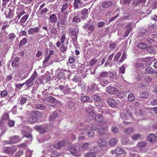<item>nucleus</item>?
<instances>
[{"instance_id": "cd10ccee", "label": "nucleus", "mask_w": 157, "mask_h": 157, "mask_svg": "<svg viewBox=\"0 0 157 157\" xmlns=\"http://www.w3.org/2000/svg\"><path fill=\"white\" fill-rule=\"evenodd\" d=\"M147 144L146 142L144 141H142L139 142L137 146L140 149H141L145 147Z\"/></svg>"}, {"instance_id": "473e14b6", "label": "nucleus", "mask_w": 157, "mask_h": 157, "mask_svg": "<svg viewBox=\"0 0 157 157\" xmlns=\"http://www.w3.org/2000/svg\"><path fill=\"white\" fill-rule=\"evenodd\" d=\"M117 142V140L115 138H113L111 139L109 142V144L111 146H113L115 145Z\"/></svg>"}, {"instance_id": "49530a36", "label": "nucleus", "mask_w": 157, "mask_h": 157, "mask_svg": "<svg viewBox=\"0 0 157 157\" xmlns=\"http://www.w3.org/2000/svg\"><path fill=\"white\" fill-rule=\"evenodd\" d=\"M37 75V72L36 71H35L30 79L33 81L36 78Z\"/></svg>"}, {"instance_id": "a19ab883", "label": "nucleus", "mask_w": 157, "mask_h": 157, "mask_svg": "<svg viewBox=\"0 0 157 157\" xmlns=\"http://www.w3.org/2000/svg\"><path fill=\"white\" fill-rule=\"evenodd\" d=\"M27 100V98L24 97H21L20 100V104L21 105H24L25 103H26Z\"/></svg>"}, {"instance_id": "4be33fe9", "label": "nucleus", "mask_w": 157, "mask_h": 157, "mask_svg": "<svg viewBox=\"0 0 157 157\" xmlns=\"http://www.w3.org/2000/svg\"><path fill=\"white\" fill-rule=\"evenodd\" d=\"M155 72V70L152 67H148L145 70V72L147 74H152Z\"/></svg>"}, {"instance_id": "f704fd0d", "label": "nucleus", "mask_w": 157, "mask_h": 157, "mask_svg": "<svg viewBox=\"0 0 157 157\" xmlns=\"http://www.w3.org/2000/svg\"><path fill=\"white\" fill-rule=\"evenodd\" d=\"M52 91L51 89H50L45 90L42 92V94L45 95H50L52 94Z\"/></svg>"}, {"instance_id": "338daca9", "label": "nucleus", "mask_w": 157, "mask_h": 157, "mask_svg": "<svg viewBox=\"0 0 157 157\" xmlns=\"http://www.w3.org/2000/svg\"><path fill=\"white\" fill-rule=\"evenodd\" d=\"M116 45L117 44L115 43H112L109 45V47L110 49L113 50L115 48Z\"/></svg>"}, {"instance_id": "ea45409f", "label": "nucleus", "mask_w": 157, "mask_h": 157, "mask_svg": "<svg viewBox=\"0 0 157 157\" xmlns=\"http://www.w3.org/2000/svg\"><path fill=\"white\" fill-rule=\"evenodd\" d=\"M46 99L50 103H53L56 101L55 98L52 96L48 97Z\"/></svg>"}, {"instance_id": "8fccbe9b", "label": "nucleus", "mask_w": 157, "mask_h": 157, "mask_svg": "<svg viewBox=\"0 0 157 157\" xmlns=\"http://www.w3.org/2000/svg\"><path fill=\"white\" fill-rule=\"evenodd\" d=\"M144 66V64L142 63H135L134 65V66L136 67H137V68H139L140 67H143Z\"/></svg>"}, {"instance_id": "bb28decb", "label": "nucleus", "mask_w": 157, "mask_h": 157, "mask_svg": "<svg viewBox=\"0 0 157 157\" xmlns=\"http://www.w3.org/2000/svg\"><path fill=\"white\" fill-rule=\"evenodd\" d=\"M124 152V150L121 148H117L115 151L114 153H115L116 155H119L122 154Z\"/></svg>"}, {"instance_id": "de8ad7c7", "label": "nucleus", "mask_w": 157, "mask_h": 157, "mask_svg": "<svg viewBox=\"0 0 157 157\" xmlns=\"http://www.w3.org/2000/svg\"><path fill=\"white\" fill-rule=\"evenodd\" d=\"M60 154L56 151H52L51 155V157H57L59 156Z\"/></svg>"}, {"instance_id": "603ef678", "label": "nucleus", "mask_w": 157, "mask_h": 157, "mask_svg": "<svg viewBox=\"0 0 157 157\" xmlns=\"http://www.w3.org/2000/svg\"><path fill=\"white\" fill-rule=\"evenodd\" d=\"M73 22H79L80 21V18L78 16L74 17L72 20Z\"/></svg>"}, {"instance_id": "2f4dec72", "label": "nucleus", "mask_w": 157, "mask_h": 157, "mask_svg": "<svg viewBox=\"0 0 157 157\" xmlns=\"http://www.w3.org/2000/svg\"><path fill=\"white\" fill-rule=\"evenodd\" d=\"M103 119V116L101 114H98L95 116V121L99 122H101Z\"/></svg>"}, {"instance_id": "4c0bfd02", "label": "nucleus", "mask_w": 157, "mask_h": 157, "mask_svg": "<svg viewBox=\"0 0 157 157\" xmlns=\"http://www.w3.org/2000/svg\"><path fill=\"white\" fill-rule=\"evenodd\" d=\"M60 22L61 25V26L62 25H66V18L65 17H62L61 18H60L59 20Z\"/></svg>"}, {"instance_id": "6ab92c4d", "label": "nucleus", "mask_w": 157, "mask_h": 157, "mask_svg": "<svg viewBox=\"0 0 157 157\" xmlns=\"http://www.w3.org/2000/svg\"><path fill=\"white\" fill-rule=\"evenodd\" d=\"M49 19H50V21L52 23H55L57 21V17L56 15L54 13L51 15L49 17Z\"/></svg>"}, {"instance_id": "9b49d317", "label": "nucleus", "mask_w": 157, "mask_h": 157, "mask_svg": "<svg viewBox=\"0 0 157 157\" xmlns=\"http://www.w3.org/2000/svg\"><path fill=\"white\" fill-rule=\"evenodd\" d=\"M69 7V5L67 3H66L63 4L61 9L60 11L61 13L64 15H66L68 14L69 12L68 10H67V9Z\"/></svg>"}, {"instance_id": "a878e982", "label": "nucleus", "mask_w": 157, "mask_h": 157, "mask_svg": "<svg viewBox=\"0 0 157 157\" xmlns=\"http://www.w3.org/2000/svg\"><path fill=\"white\" fill-rule=\"evenodd\" d=\"M48 9L47 8H45L42 9L40 13H39L37 15L38 17H40L41 16H42L43 14L48 11Z\"/></svg>"}, {"instance_id": "4468645a", "label": "nucleus", "mask_w": 157, "mask_h": 157, "mask_svg": "<svg viewBox=\"0 0 157 157\" xmlns=\"http://www.w3.org/2000/svg\"><path fill=\"white\" fill-rule=\"evenodd\" d=\"M147 140L151 143H155L157 139L156 136L155 134H151L148 136Z\"/></svg>"}, {"instance_id": "f3484780", "label": "nucleus", "mask_w": 157, "mask_h": 157, "mask_svg": "<svg viewBox=\"0 0 157 157\" xmlns=\"http://www.w3.org/2000/svg\"><path fill=\"white\" fill-rule=\"evenodd\" d=\"M98 144L99 146L103 147L106 146V143L104 139H100L98 141Z\"/></svg>"}, {"instance_id": "58836bf2", "label": "nucleus", "mask_w": 157, "mask_h": 157, "mask_svg": "<svg viewBox=\"0 0 157 157\" xmlns=\"http://www.w3.org/2000/svg\"><path fill=\"white\" fill-rule=\"evenodd\" d=\"M29 17V15L27 14H25L21 18L20 20V22L21 23H24L26 20H27Z\"/></svg>"}, {"instance_id": "dca6fc26", "label": "nucleus", "mask_w": 157, "mask_h": 157, "mask_svg": "<svg viewBox=\"0 0 157 157\" xmlns=\"http://www.w3.org/2000/svg\"><path fill=\"white\" fill-rule=\"evenodd\" d=\"M113 4V3L111 1H108L103 2L102 6L103 8L106 9L111 6Z\"/></svg>"}, {"instance_id": "37998d69", "label": "nucleus", "mask_w": 157, "mask_h": 157, "mask_svg": "<svg viewBox=\"0 0 157 157\" xmlns=\"http://www.w3.org/2000/svg\"><path fill=\"white\" fill-rule=\"evenodd\" d=\"M108 75V72L106 71H103L101 72L100 75V77L99 78L106 77Z\"/></svg>"}, {"instance_id": "774afa93", "label": "nucleus", "mask_w": 157, "mask_h": 157, "mask_svg": "<svg viewBox=\"0 0 157 157\" xmlns=\"http://www.w3.org/2000/svg\"><path fill=\"white\" fill-rule=\"evenodd\" d=\"M88 30L90 33L93 32L94 30V27L93 25H90L88 28Z\"/></svg>"}, {"instance_id": "b1692460", "label": "nucleus", "mask_w": 157, "mask_h": 157, "mask_svg": "<svg viewBox=\"0 0 157 157\" xmlns=\"http://www.w3.org/2000/svg\"><path fill=\"white\" fill-rule=\"evenodd\" d=\"M64 144L65 142L64 141H60L57 144H55L54 147L55 148L58 149L64 146Z\"/></svg>"}, {"instance_id": "3c124183", "label": "nucleus", "mask_w": 157, "mask_h": 157, "mask_svg": "<svg viewBox=\"0 0 157 157\" xmlns=\"http://www.w3.org/2000/svg\"><path fill=\"white\" fill-rule=\"evenodd\" d=\"M150 104L152 106H155L157 105V98L152 100L150 102Z\"/></svg>"}, {"instance_id": "052dcab7", "label": "nucleus", "mask_w": 157, "mask_h": 157, "mask_svg": "<svg viewBox=\"0 0 157 157\" xmlns=\"http://www.w3.org/2000/svg\"><path fill=\"white\" fill-rule=\"evenodd\" d=\"M8 93L6 90H3L1 92L0 95L2 97H5L6 96L8 95Z\"/></svg>"}, {"instance_id": "ddd939ff", "label": "nucleus", "mask_w": 157, "mask_h": 157, "mask_svg": "<svg viewBox=\"0 0 157 157\" xmlns=\"http://www.w3.org/2000/svg\"><path fill=\"white\" fill-rule=\"evenodd\" d=\"M39 30V29L37 27L34 28H32L29 29L28 32L29 35H33L35 33H37Z\"/></svg>"}, {"instance_id": "e2e57ef3", "label": "nucleus", "mask_w": 157, "mask_h": 157, "mask_svg": "<svg viewBox=\"0 0 157 157\" xmlns=\"http://www.w3.org/2000/svg\"><path fill=\"white\" fill-rule=\"evenodd\" d=\"M9 36V39L12 40H13L16 37L15 35L13 33H10Z\"/></svg>"}, {"instance_id": "9d476101", "label": "nucleus", "mask_w": 157, "mask_h": 157, "mask_svg": "<svg viewBox=\"0 0 157 157\" xmlns=\"http://www.w3.org/2000/svg\"><path fill=\"white\" fill-rule=\"evenodd\" d=\"M107 90L108 93L111 94H116L118 92V90L117 88L111 86L107 88Z\"/></svg>"}, {"instance_id": "1a4fd4ad", "label": "nucleus", "mask_w": 157, "mask_h": 157, "mask_svg": "<svg viewBox=\"0 0 157 157\" xmlns=\"http://www.w3.org/2000/svg\"><path fill=\"white\" fill-rule=\"evenodd\" d=\"M69 33L72 37V40L73 42H75L77 40L78 34L76 30L73 29H71L69 31Z\"/></svg>"}, {"instance_id": "4d7b16f0", "label": "nucleus", "mask_w": 157, "mask_h": 157, "mask_svg": "<svg viewBox=\"0 0 157 157\" xmlns=\"http://www.w3.org/2000/svg\"><path fill=\"white\" fill-rule=\"evenodd\" d=\"M140 137V135L136 134L133 135L132 136V138L133 140H136Z\"/></svg>"}, {"instance_id": "bf43d9fd", "label": "nucleus", "mask_w": 157, "mask_h": 157, "mask_svg": "<svg viewBox=\"0 0 157 157\" xmlns=\"http://www.w3.org/2000/svg\"><path fill=\"white\" fill-rule=\"evenodd\" d=\"M70 152L72 154H76L77 152V150L75 147H72L70 149Z\"/></svg>"}, {"instance_id": "c85d7f7f", "label": "nucleus", "mask_w": 157, "mask_h": 157, "mask_svg": "<svg viewBox=\"0 0 157 157\" xmlns=\"http://www.w3.org/2000/svg\"><path fill=\"white\" fill-rule=\"evenodd\" d=\"M121 55V53L120 52H118L116 53L113 59V62L115 63L117 62L118 60Z\"/></svg>"}, {"instance_id": "393cba45", "label": "nucleus", "mask_w": 157, "mask_h": 157, "mask_svg": "<svg viewBox=\"0 0 157 157\" xmlns=\"http://www.w3.org/2000/svg\"><path fill=\"white\" fill-rule=\"evenodd\" d=\"M11 10L10 9H7L5 10V14L6 18H9L12 16V13Z\"/></svg>"}, {"instance_id": "680f3d73", "label": "nucleus", "mask_w": 157, "mask_h": 157, "mask_svg": "<svg viewBox=\"0 0 157 157\" xmlns=\"http://www.w3.org/2000/svg\"><path fill=\"white\" fill-rule=\"evenodd\" d=\"M111 130L112 132L113 133H117L119 131L118 128L116 127H112Z\"/></svg>"}, {"instance_id": "72a5a7b5", "label": "nucleus", "mask_w": 157, "mask_h": 157, "mask_svg": "<svg viewBox=\"0 0 157 157\" xmlns=\"http://www.w3.org/2000/svg\"><path fill=\"white\" fill-rule=\"evenodd\" d=\"M134 95L132 93L129 94L128 96V100L130 102H132L134 101L135 100Z\"/></svg>"}, {"instance_id": "e433bc0d", "label": "nucleus", "mask_w": 157, "mask_h": 157, "mask_svg": "<svg viewBox=\"0 0 157 157\" xmlns=\"http://www.w3.org/2000/svg\"><path fill=\"white\" fill-rule=\"evenodd\" d=\"M80 100L83 102H85L88 101L90 99V97L88 96H83L80 98Z\"/></svg>"}, {"instance_id": "69168bd1", "label": "nucleus", "mask_w": 157, "mask_h": 157, "mask_svg": "<svg viewBox=\"0 0 157 157\" xmlns=\"http://www.w3.org/2000/svg\"><path fill=\"white\" fill-rule=\"evenodd\" d=\"M132 24L131 23H129L126 26V28L127 29V30H128L129 31H130L132 29Z\"/></svg>"}, {"instance_id": "c03bdc74", "label": "nucleus", "mask_w": 157, "mask_h": 157, "mask_svg": "<svg viewBox=\"0 0 157 157\" xmlns=\"http://www.w3.org/2000/svg\"><path fill=\"white\" fill-rule=\"evenodd\" d=\"M92 98L94 101H100L101 100V98L100 97L97 95H94L92 96Z\"/></svg>"}, {"instance_id": "f03ea898", "label": "nucleus", "mask_w": 157, "mask_h": 157, "mask_svg": "<svg viewBox=\"0 0 157 157\" xmlns=\"http://www.w3.org/2000/svg\"><path fill=\"white\" fill-rule=\"evenodd\" d=\"M34 128L40 133L44 134L48 132L51 129V125L49 124L44 125H36L35 126Z\"/></svg>"}, {"instance_id": "13d9d810", "label": "nucleus", "mask_w": 157, "mask_h": 157, "mask_svg": "<svg viewBox=\"0 0 157 157\" xmlns=\"http://www.w3.org/2000/svg\"><path fill=\"white\" fill-rule=\"evenodd\" d=\"M23 152L22 151L20 150L15 154V157H20L23 154Z\"/></svg>"}, {"instance_id": "c756f323", "label": "nucleus", "mask_w": 157, "mask_h": 157, "mask_svg": "<svg viewBox=\"0 0 157 157\" xmlns=\"http://www.w3.org/2000/svg\"><path fill=\"white\" fill-rule=\"evenodd\" d=\"M33 81L30 79L27 80L25 82V84L28 87H30L32 86L33 85Z\"/></svg>"}, {"instance_id": "aec40b11", "label": "nucleus", "mask_w": 157, "mask_h": 157, "mask_svg": "<svg viewBox=\"0 0 157 157\" xmlns=\"http://www.w3.org/2000/svg\"><path fill=\"white\" fill-rule=\"evenodd\" d=\"M28 42V40L26 38H23L21 40L20 43L19 44V47L21 48L22 47L23 45H24L26 44Z\"/></svg>"}, {"instance_id": "412c9836", "label": "nucleus", "mask_w": 157, "mask_h": 157, "mask_svg": "<svg viewBox=\"0 0 157 157\" xmlns=\"http://www.w3.org/2000/svg\"><path fill=\"white\" fill-rule=\"evenodd\" d=\"M88 9L86 8H84L82 10L81 12V15L82 16V19L84 20L86 19V16L88 14Z\"/></svg>"}, {"instance_id": "a211bd4d", "label": "nucleus", "mask_w": 157, "mask_h": 157, "mask_svg": "<svg viewBox=\"0 0 157 157\" xmlns=\"http://www.w3.org/2000/svg\"><path fill=\"white\" fill-rule=\"evenodd\" d=\"M98 80L100 84L103 86H104L106 84L109 83L108 81L105 78H98Z\"/></svg>"}, {"instance_id": "7ed1b4c3", "label": "nucleus", "mask_w": 157, "mask_h": 157, "mask_svg": "<svg viewBox=\"0 0 157 157\" xmlns=\"http://www.w3.org/2000/svg\"><path fill=\"white\" fill-rule=\"evenodd\" d=\"M41 113L38 111L32 113L30 117L28 118V121L31 123H34L37 122L39 118L40 117Z\"/></svg>"}, {"instance_id": "864d4df0", "label": "nucleus", "mask_w": 157, "mask_h": 157, "mask_svg": "<svg viewBox=\"0 0 157 157\" xmlns=\"http://www.w3.org/2000/svg\"><path fill=\"white\" fill-rule=\"evenodd\" d=\"M10 1V0H2V6L4 8H6L7 5Z\"/></svg>"}, {"instance_id": "09e8293b", "label": "nucleus", "mask_w": 157, "mask_h": 157, "mask_svg": "<svg viewBox=\"0 0 157 157\" xmlns=\"http://www.w3.org/2000/svg\"><path fill=\"white\" fill-rule=\"evenodd\" d=\"M149 94L148 92L144 91L142 93V96L141 97V98H147L149 95Z\"/></svg>"}, {"instance_id": "f8f14e48", "label": "nucleus", "mask_w": 157, "mask_h": 157, "mask_svg": "<svg viewBox=\"0 0 157 157\" xmlns=\"http://www.w3.org/2000/svg\"><path fill=\"white\" fill-rule=\"evenodd\" d=\"M85 128H87V129L90 130V131H88L87 132V135L89 137L93 136H94V132L93 131V130L96 129L95 127H91L87 126H85Z\"/></svg>"}, {"instance_id": "f257e3e1", "label": "nucleus", "mask_w": 157, "mask_h": 157, "mask_svg": "<svg viewBox=\"0 0 157 157\" xmlns=\"http://www.w3.org/2000/svg\"><path fill=\"white\" fill-rule=\"evenodd\" d=\"M66 33H64L62 35L59 36L60 39V41H57L56 43V46L58 48L60 47L59 49L60 52L64 53L67 51L68 49L67 46H65L64 44L66 39Z\"/></svg>"}, {"instance_id": "2eb2a0df", "label": "nucleus", "mask_w": 157, "mask_h": 157, "mask_svg": "<svg viewBox=\"0 0 157 157\" xmlns=\"http://www.w3.org/2000/svg\"><path fill=\"white\" fill-rule=\"evenodd\" d=\"M107 101L108 105L111 107H115L117 104V102L111 98H107Z\"/></svg>"}, {"instance_id": "a18cd8bd", "label": "nucleus", "mask_w": 157, "mask_h": 157, "mask_svg": "<svg viewBox=\"0 0 157 157\" xmlns=\"http://www.w3.org/2000/svg\"><path fill=\"white\" fill-rule=\"evenodd\" d=\"M85 157H96V155L94 152H89L86 154Z\"/></svg>"}, {"instance_id": "79ce46f5", "label": "nucleus", "mask_w": 157, "mask_h": 157, "mask_svg": "<svg viewBox=\"0 0 157 157\" xmlns=\"http://www.w3.org/2000/svg\"><path fill=\"white\" fill-rule=\"evenodd\" d=\"M9 116L7 113H5L2 116V119L3 120H6L9 119Z\"/></svg>"}, {"instance_id": "0eeeda50", "label": "nucleus", "mask_w": 157, "mask_h": 157, "mask_svg": "<svg viewBox=\"0 0 157 157\" xmlns=\"http://www.w3.org/2000/svg\"><path fill=\"white\" fill-rule=\"evenodd\" d=\"M85 111L86 113L89 114L88 117H89L90 116H91L90 119H93V117L95 115V112L94 109V107L90 105L88 107L85 108Z\"/></svg>"}, {"instance_id": "7c9ffc66", "label": "nucleus", "mask_w": 157, "mask_h": 157, "mask_svg": "<svg viewBox=\"0 0 157 157\" xmlns=\"http://www.w3.org/2000/svg\"><path fill=\"white\" fill-rule=\"evenodd\" d=\"M137 47L139 48L144 49L147 47V45L146 43L141 42L138 44Z\"/></svg>"}, {"instance_id": "5fc2aeb1", "label": "nucleus", "mask_w": 157, "mask_h": 157, "mask_svg": "<svg viewBox=\"0 0 157 157\" xmlns=\"http://www.w3.org/2000/svg\"><path fill=\"white\" fill-rule=\"evenodd\" d=\"M97 61V59L94 58L90 61V65L91 66H93L96 64Z\"/></svg>"}, {"instance_id": "39448f33", "label": "nucleus", "mask_w": 157, "mask_h": 157, "mask_svg": "<svg viewBox=\"0 0 157 157\" xmlns=\"http://www.w3.org/2000/svg\"><path fill=\"white\" fill-rule=\"evenodd\" d=\"M17 150L16 147L14 146L3 147L2 149V150L4 153L11 155H13Z\"/></svg>"}, {"instance_id": "6e6d98bb", "label": "nucleus", "mask_w": 157, "mask_h": 157, "mask_svg": "<svg viewBox=\"0 0 157 157\" xmlns=\"http://www.w3.org/2000/svg\"><path fill=\"white\" fill-rule=\"evenodd\" d=\"M15 122L12 120H9L8 121V124L10 127H12L14 125Z\"/></svg>"}, {"instance_id": "0e129e2a", "label": "nucleus", "mask_w": 157, "mask_h": 157, "mask_svg": "<svg viewBox=\"0 0 157 157\" xmlns=\"http://www.w3.org/2000/svg\"><path fill=\"white\" fill-rule=\"evenodd\" d=\"M37 108L40 110H45L46 109V107L44 105L41 104H39L38 105Z\"/></svg>"}, {"instance_id": "c9c22d12", "label": "nucleus", "mask_w": 157, "mask_h": 157, "mask_svg": "<svg viewBox=\"0 0 157 157\" xmlns=\"http://www.w3.org/2000/svg\"><path fill=\"white\" fill-rule=\"evenodd\" d=\"M124 131L126 134H129L133 132L134 130L132 128L129 127L125 128L124 129Z\"/></svg>"}, {"instance_id": "20e7f679", "label": "nucleus", "mask_w": 157, "mask_h": 157, "mask_svg": "<svg viewBox=\"0 0 157 157\" xmlns=\"http://www.w3.org/2000/svg\"><path fill=\"white\" fill-rule=\"evenodd\" d=\"M107 127V122L102 121L99 122L95 128L98 130V133L100 134H102L104 133V131L106 129Z\"/></svg>"}, {"instance_id": "6e6552de", "label": "nucleus", "mask_w": 157, "mask_h": 157, "mask_svg": "<svg viewBox=\"0 0 157 157\" xmlns=\"http://www.w3.org/2000/svg\"><path fill=\"white\" fill-rule=\"evenodd\" d=\"M79 7L82 8L85 6V5L84 2L81 0H74L73 4L74 9H77Z\"/></svg>"}, {"instance_id": "423d86ee", "label": "nucleus", "mask_w": 157, "mask_h": 157, "mask_svg": "<svg viewBox=\"0 0 157 157\" xmlns=\"http://www.w3.org/2000/svg\"><path fill=\"white\" fill-rule=\"evenodd\" d=\"M21 140L20 137L18 136H10L8 140L5 141L6 144H15L19 142Z\"/></svg>"}, {"instance_id": "5701e85b", "label": "nucleus", "mask_w": 157, "mask_h": 157, "mask_svg": "<svg viewBox=\"0 0 157 157\" xmlns=\"http://www.w3.org/2000/svg\"><path fill=\"white\" fill-rule=\"evenodd\" d=\"M144 61L146 62V64L148 65L151 64L153 61V59L151 57H148L144 59Z\"/></svg>"}]
</instances>
